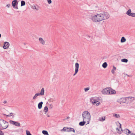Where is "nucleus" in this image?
Returning a JSON list of instances; mask_svg holds the SVG:
<instances>
[{"mask_svg":"<svg viewBox=\"0 0 135 135\" xmlns=\"http://www.w3.org/2000/svg\"><path fill=\"white\" fill-rule=\"evenodd\" d=\"M110 17L109 14L107 12L100 13L97 15H91L90 19L94 22H100L103 20H106Z\"/></svg>","mask_w":135,"mask_h":135,"instance_id":"nucleus-1","label":"nucleus"},{"mask_svg":"<svg viewBox=\"0 0 135 135\" xmlns=\"http://www.w3.org/2000/svg\"><path fill=\"white\" fill-rule=\"evenodd\" d=\"M82 118L83 120L87 122V124H89L91 118L90 113L88 111H86L83 112L82 113Z\"/></svg>","mask_w":135,"mask_h":135,"instance_id":"nucleus-2","label":"nucleus"},{"mask_svg":"<svg viewBox=\"0 0 135 135\" xmlns=\"http://www.w3.org/2000/svg\"><path fill=\"white\" fill-rule=\"evenodd\" d=\"M8 126V123L3 119H0V128L1 129H5Z\"/></svg>","mask_w":135,"mask_h":135,"instance_id":"nucleus-3","label":"nucleus"},{"mask_svg":"<svg viewBox=\"0 0 135 135\" xmlns=\"http://www.w3.org/2000/svg\"><path fill=\"white\" fill-rule=\"evenodd\" d=\"M110 88H107L103 89L102 91V93L104 95H109L110 94Z\"/></svg>","mask_w":135,"mask_h":135,"instance_id":"nucleus-4","label":"nucleus"},{"mask_svg":"<svg viewBox=\"0 0 135 135\" xmlns=\"http://www.w3.org/2000/svg\"><path fill=\"white\" fill-rule=\"evenodd\" d=\"M134 99V98L132 97H125L126 103L127 104L131 103Z\"/></svg>","mask_w":135,"mask_h":135,"instance_id":"nucleus-5","label":"nucleus"},{"mask_svg":"<svg viewBox=\"0 0 135 135\" xmlns=\"http://www.w3.org/2000/svg\"><path fill=\"white\" fill-rule=\"evenodd\" d=\"M117 101V102L121 104L122 103H126L125 97L122 98L118 99Z\"/></svg>","mask_w":135,"mask_h":135,"instance_id":"nucleus-6","label":"nucleus"},{"mask_svg":"<svg viewBox=\"0 0 135 135\" xmlns=\"http://www.w3.org/2000/svg\"><path fill=\"white\" fill-rule=\"evenodd\" d=\"M9 122L11 124L13 125H15L17 127H20V124L19 122L14 121L12 120H10Z\"/></svg>","mask_w":135,"mask_h":135,"instance_id":"nucleus-7","label":"nucleus"},{"mask_svg":"<svg viewBox=\"0 0 135 135\" xmlns=\"http://www.w3.org/2000/svg\"><path fill=\"white\" fill-rule=\"evenodd\" d=\"M75 70L74 74L73 75V76H74L76 74L78 71V69L79 68V64L77 62H76L75 64Z\"/></svg>","mask_w":135,"mask_h":135,"instance_id":"nucleus-8","label":"nucleus"},{"mask_svg":"<svg viewBox=\"0 0 135 135\" xmlns=\"http://www.w3.org/2000/svg\"><path fill=\"white\" fill-rule=\"evenodd\" d=\"M9 44L8 42H5L4 44L3 48L5 49L8 48L9 46Z\"/></svg>","mask_w":135,"mask_h":135,"instance_id":"nucleus-9","label":"nucleus"},{"mask_svg":"<svg viewBox=\"0 0 135 135\" xmlns=\"http://www.w3.org/2000/svg\"><path fill=\"white\" fill-rule=\"evenodd\" d=\"M90 102L93 104L95 105L96 103L98 102V101L96 100L93 98H91L90 99Z\"/></svg>","mask_w":135,"mask_h":135,"instance_id":"nucleus-10","label":"nucleus"},{"mask_svg":"<svg viewBox=\"0 0 135 135\" xmlns=\"http://www.w3.org/2000/svg\"><path fill=\"white\" fill-rule=\"evenodd\" d=\"M40 43L42 45H44L45 44V42L43 39L41 37H39L38 38Z\"/></svg>","mask_w":135,"mask_h":135,"instance_id":"nucleus-11","label":"nucleus"},{"mask_svg":"<svg viewBox=\"0 0 135 135\" xmlns=\"http://www.w3.org/2000/svg\"><path fill=\"white\" fill-rule=\"evenodd\" d=\"M110 94H114L116 93V91L113 89H112L111 88H110Z\"/></svg>","mask_w":135,"mask_h":135,"instance_id":"nucleus-12","label":"nucleus"},{"mask_svg":"<svg viewBox=\"0 0 135 135\" xmlns=\"http://www.w3.org/2000/svg\"><path fill=\"white\" fill-rule=\"evenodd\" d=\"M17 3V0H14L12 1V4L13 7H15Z\"/></svg>","mask_w":135,"mask_h":135,"instance_id":"nucleus-13","label":"nucleus"},{"mask_svg":"<svg viewBox=\"0 0 135 135\" xmlns=\"http://www.w3.org/2000/svg\"><path fill=\"white\" fill-rule=\"evenodd\" d=\"M39 95H43L44 94V88H42L40 93H38Z\"/></svg>","mask_w":135,"mask_h":135,"instance_id":"nucleus-14","label":"nucleus"},{"mask_svg":"<svg viewBox=\"0 0 135 135\" xmlns=\"http://www.w3.org/2000/svg\"><path fill=\"white\" fill-rule=\"evenodd\" d=\"M86 123H87L86 121L83 120V121L80 122L79 124L80 126H84Z\"/></svg>","mask_w":135,"mask_h":135,"instance_id":"nucleus-15","label":"nucleus"},{"mask_svg":"<svg viewBox=\"0 0 135 135\" xmlns=\"http://www.w3.org/2000/svg\"><path fill=\"white\" fill-rule=\"evenodd\" d=\"M43 103L42 102H40L38 104V108L39 109H40L42 107V106Z\"/></svg>","mask_w":135,"mask_h":135,"instance_id":"nucleus-16","label":"nucleus"},{"mask_svg":"<svg viewBox=\"0 0 135 135\" xmlns=\"http://www.w3.org/2000/svg\"><path fill=\"white\" fill-rule=\"evenodd\" d=\"M131 13V10L130 9H129L128 11H127L126 14L127 15L129 16Z\"/></svg>","mask_w":135,"mask_h":135,"instance_id":"nucleus-17","label":"nucleus"},{"mask_svg":"<svg viewBox=\"0 0 135 135\" xmlns=\"http://www.w3.org/2000/svg\"><path fill=\"white\" fill-rule=\"evenodd\" d=\"M113 116L117 118H118L120 117L119 114H114Z\"/></svg>","mask_w":135,"mask_h":135,"instance_id":"nucleus-18","label":"nucleus"},{"mask_svg":"<svg viewBox=\"0 0 135 135\" xmlns=\"http://www.w3.org/2000/svg\"><path fill=\"white\" fill-rule=\"evenodd\" d=\"M126 41V39L124 37H122L120 40V42L122 43Z\"/></svg>","mask_w":135,"mask_h":135,"instance_id":"nucleus-19","label":"nucleus"},{"mask_svg":"<svg viewBox=\"0 0 135 135\" xmlns=\"http://www.w3.org/2000/svg\"><path fill=\"white\" fill-rule=\"evenodd\" d=\"M39 95H39V94H38V93L36 94H35V95H34V96L33 97V98H32L33 99V100L35 99L38 96H39Z\"/></svg>","mask_w":135,"mask_h":135,"instance_id":"nucleus-20","label":"nucleus"},{"mask_svg":"<svg viewBox=\"0 0 135 135\" xmlns=\"http://www.w3.org/2000/svg\"><path fill=\"white\" fill-rule=\"evenodd\" d=\"M102 66L103 68H106L107 66V62H105L104 63L102 64Z\"/></svg>","mask_w":135,"mask_h":135,"instance_id":"nucleus-21","label":"nucleus"},{"mask_svg":"<svg viewBox=\"0 0 135 135\" xmlns=\"http://www.w3.org/2000/svg\"><path fill=\"white\" fill-rule=\"evenodd\" d=\"M116 69V68L114 66H113V69L111 71L112 73V74H114V71Z\"/></svg>","mask_w":135,"mask_h":135,"instance_id":"nucleus-22","label":"nucleus"},{"mask_svg":"<svg viewBox=\"0 0 135 135\" xmlns=\"http://www.w3.org/2000/svg\"><path fill=\"white\" fill-rule=\"evenodd\" d=\"M125 131H126V133L127 135L130 134L131 133L130 131L127 129H125Z\"/></svg>","mask_w":135,"mask_h":135,"instance_id":"nucleus-23","label":"nucleus"},{"mask_svg":"<svg viewBox=\"0 0 135 135\" xmlns=\"http://www.w3.org/2000/svg\"><path fill=\"white\" fill-rule=\"evenodd\" d=\"M44 110L45 112V114H46V113H47L48 111V108L47 106H45L44 108Z\"/></svg>","mask_w":135,"mask_h":135,"instance_id":"nucleus-24","label":"nucleus"},{"mask_svg":"<svg viewBox=\"0 0 135 135\" xmlns=\"http://www.w3.org/2000/svg\"><path fill=\"white\" fill-rule=\"evenodd\" d=\"M105 119V117H100L99 119V120L101 121H103Z\"/></svg>","mask_w":135,"mask_h":135,"instance_id":"nucleus-25","label":"nucleus"},{"mask_svg":"<svg viewBox=\"0 0 135 135\" xmlns=\"http://www.w3.org/2000/svg\"><path fill=\"white\" fill-rule=\"evenodd\" d=\"M90 36L88 35H86L85 36V38L88 41H90L89 39L91 38Z\"/></svg>","mask_w":135,"mask_h":135,"instance_id":"nucleus-26","label":"nucleus"},{"mask_svg":"<svg viewBox=\"0 0 135 135\" xmlns=\"http://www.w3.org/2000/svg\"><path fill=\"white\" fill-rule=\"evenodd\" d=\"M25 2L23 1H22L21 2V6H23L25 5Z\"/></svg>","mask_w":135,"mask_h":135,"instance_id":"nucleus-27","label":"nucleus"},{"mask_svg":"<svg viewBox=\"0 0 135 135\" xmlns=\"http://www.w3.org/2000/svg\"><path fill=\"white\" fill-rule=\"evenodd\" d=\"M121 61L122 62H127L128 61V60L127 59H123L121 60Z\"/></svg>","mask_w":135,"mask_h":135,"instance_id":"nucleus-28","label":"nucleus"},{"mask_svg":"<svg viewBox=\"0 0 135 135\" xmlns=\"http://www.w3.org/2000/svg\"><path fill=\"white\" fill-rule=\"evenodd\" d=\"M68 131H69V132H73L74 133L75 132L74 129L73 128L71 127H70V129Z\"/></svg>","mask_w":135,"mask_h":135,"instance_id":"nucleus-29","label":"nucleus"},{"mask_svg":"<svg viewBox=\"0 0 135 135\" xmlns=\"http://www.w3.org/2000/svg\"><path fill=\"white\" fill-rule=\"evenodd\" d=\"M129 16H131L133 17H135V13H131Z\"/></svg>","mask_w":135,"mask_h":135,"instance_id":"nucleus-30","label":"nucleus"},{"mask_svg":"<svg viewBox=\"0 0 135 135\" xmlns=\"http://www.w3.org/2000/svg\"><path fill=\"white\" fill-rule=\"evenodd\" d=\"M37 7H36V6H33V8L34 9H35L36 10H38L39 9V7L38 6H37Z\"/></svg>","mask_w":135,"mask_h":135,"instance_id":"nucleus-31","label":"nucleus"},{"mask_svg":"<svg viewBox=\"0 0 135 135\" xmlns=\"http://www.w3.org/2000/svg\"><path fill=\"white\" fill-rule=\"evenodd\" d=\"M47 131H45V130H43L42 131V133L44 134V135H46L47 134Z\"/></svg>","mask_w":135,"mask_h":135,"instance_id":"nucleus-32","label":"nucleus"},{"mask_svg":"<svg viewBox=\"0 0 135 135\" xmlns=\"http://www.w3.org/2000/svg\"><path fill=\"white\" fill-rule=\"evenodd\" d=\"M26 135H32L30 131L28 130L26 131Z\"/></svg>","mask_w":135,"mask_h":135,"instance_id":"nucleus-33","label":"nucleus"},{"mask_svg":"<svg viewBox=\"0 0 135 135\" xmlns=\"http://www.w3.org/2000/svg\"><path fill=\"white\" fill-rule=\"evenodd\" d=\"M66 127H64L61 130L62 131H64V132H66Z\"/></svg>","mask_w":135,"mask_h":135,"instance_id":"nucleus-34","label":"nucleus"},{"mask_svg":"<svg viewBox=\"0 0 135 135\" xmlns=\"http://www.w3.org/2000/svg\"><path fill=\"white\" fill-rule=\"evenodd\" d=\"M90 89V88L89 87H88L87 88H85L84 89V90H85V92H86L88 90H89Z\"/></svg>","mask_w":135,"mask_h":135,"instance_id":"nucleus-35","label":"nucleus"},{"mask_svg":"<svg viewBox=\"0 0 135 135\" xmlns=\"http://www.w3.org/2000/svg\"><path fill=\"white\" fill-rule=\"evenodd\" d=\"M4 115H6L7 116H13V114L12 113H10V115H6L5 114H4Z\"/></svg>","mask_w":135,"mask_h":135,"instance_id":"nucleus-36","label":"nucleus"},{"mask_svg":"<svg viewBox=\"0 0 135 135\" xmlns=\"http://www.w3.org/2000/svg\"><path fill=\"white\" fill-rule=\"evenodd\" d=\"M66 129L67 130L66 132H69V131H69V130L70 127L69 128V127H66Z\"/></svg>","mask_w":135,"mask_h":135,"instance_id":"nucleus-37","label":"nucleus"},{"mask_svg":"<svg viewBox=\"0 0 135 135\" xmlns=\"http://www.w3.org/2000/svg\"><path fill=\"white\" fill-rule=\"evenodd\" d=\"M47 1L49 4H50L51 3L52 1L51 0H47Z\"/></svg>","mask_w":135,"mask_h":135,"instance_id":"nucleus-38","label":"nucleus"},{"mask_svg":"<svg viewBox=\"0 0 135 135\" xmlns=\"http://www.w3.org/2000/svg\"><path fill=\"white\" fill-rule=\"evenodd\" d=\"M3 133L1 130H0V135H3Z\"/></svg>","mask_w":135,"mask_h":135,"instance_id":"nucleus-39","label":"nucleus"},{"mask_svg":"<svg viewBox=\"0 0 135 135\" xmlns=\"http://www.w3.org/2000/svg\"><path fill=\"white\" fill-rule=\"evenodd\" d=\"M17 4H18V3H17V5L16 6H16H15V7H14L13 8L16 9H18V7H17Z\"/></svg>","mask_w":135,"mask_h":135,"instance_id":"nucleus-40","label":"nucleus"},{"mask_svg":"<svg viewBox=\"0 0 135 135\" xmlns=\"http://www.w3.org/2000/svg\"><path fill=\"white\" fill-rule=\"evenodd\" d=\"M50 109H52V105L51 104L50 105Z\"/></svg>","mask_w":135,"mask_h":135,"instance_id":"nucleus-41","label":"nucleus"},{"mask_svg":"<svg viewBox=\"0 0 135 135\" xmlns=\"http://www.w3.org/2000/svg\"><path fill=\"white\" fill-rule=\"evenodd\" d=\"M10 6V4H8L6 5V6L8 8H9Z\"/></svg>","mask_w":135,"mask_h":135,"instance_id":"nucleus-42","label":"nucleus"},{"mask_svg":"<svg viewBox=\"0 0 135 135\" xmlns=\"http://www.w3.org/2000/svg\"><path fill=\"white\" fill-rule=\"evenodd\" d=\"M92 11H88V12L89 13H92Z\"/></svg>","mask_w":135,"mask_h":135,"instance_id":"nucleus-43","label":"nucleus"},{"mask_svg":"<svg viewBox=\"0 0 135 135\" xmlns=\"http://www.w3.org/2000/svg\"><path fill=\"white\" fill-rule=\"evenodd\" d=\"M128 135H135V134L134 133H131L130 134H129Z\"/></svg>","mask_w":135,"mask_h":135,"instance_id":"nucleus-44","label":"nucleus"},{"mask_svg":"<svg viewBox=\"0 0 135 135\" xmlns=\"http://www.w3.org/2000/svg\"><path fill=\"white\" fill-rule=\"evenodd\" d=\"M100 104V103L99 102L98 103H97L96 104V105L97 106H98Z\"/></svg>","mask_w":135,"mask_h":135,"instance_id":"nucleus-45","label":"nucleus"},{"mask_svg":"<svg viewBox=\"0 0 135 135\" xmlns=\"http://www.w3.org/2000/svg\"><path fill=\"white\" fill-rule=\"evenodd\" d=\"M7 103V101H4L3 102V103H4V104H6V103Z\"/></svg>","mask_w":135,"mask_h":135,"instance_id":"nucleus-46","label":"nucleus"},{"mask_svg":"<svg viewBox=\"0 0 135 135\" xmlns=\"http://www.w3.org/2000/svg\"><path fill=\"white\" fill-rule=\"evenodd\" d=\"M69 118V117H67V118H66L65 119H67Z\"/></svg>","mask_w":135,"mask_h":135,"instance_id":"nucleus-47","label":"nucleus"},{"mask_svg":"<svg viewBox=\"0 0 135 135\" xmlns=\"http://www.w3.org/2000/svg\"><path fill=\"white\" fill-rule=\"evenodd\" d=\"M46 135H49V134L48 133V132H47V134H46Z\"/></svg>","mask_w":135,"mask_h":135,"instance_id":"nucleus-48","label":"nucleus"},{"mask_svg":"<svg viewBox=\"0 0 135 135\" xmlns=\"http://www.w3.org/2000/svg\"><path fill=\"white\" fill-rule=\"evenodd\" d=\"M1 37V34L0 33V38Z\"/></svg>","mask_w":135,"mask_h":135,"instance_id":"nucleus-49","label":"nucleus"},{"mask_svg":"<svg viewBox=\"0 0 135 135\" xmlns=\"http://www.w3.org/2000/svg\"><path fill=\"white\" fill-rule=\"evenodd\" d=\"M24 45H26V44L25 43H24Z\"/></svg>","mask_w":135,"mask_h":135,"instance_id":"nucleus-50","label":"nucleus"},{"mask_svg":"<svg viewBox=\"0 0 135 135\" xmlns=\"http://www.w3.org/2000/svg\"><path fill=\"white\" fill-rule=\"evenodd\" d=\"M133 107L134 108H135V106H134Z\"/></svg>","mask_w":135,"mask_h":135,"instance_id":"nucleus-51","label":"nucleus"},{"mask_svg":"<svg viewBox=\"0 0 135 135\" xmlns=\"http://www.w3.org/2000/svg\"><path fill=\"white\" fill-rule=\"evenodd\" d=\"M48 117H49V115H48Z\"/></svg>","mask_w":135,"mask_h":135,"instance_id":"nucleus-52","label":"nucleus"}]
</instances>
